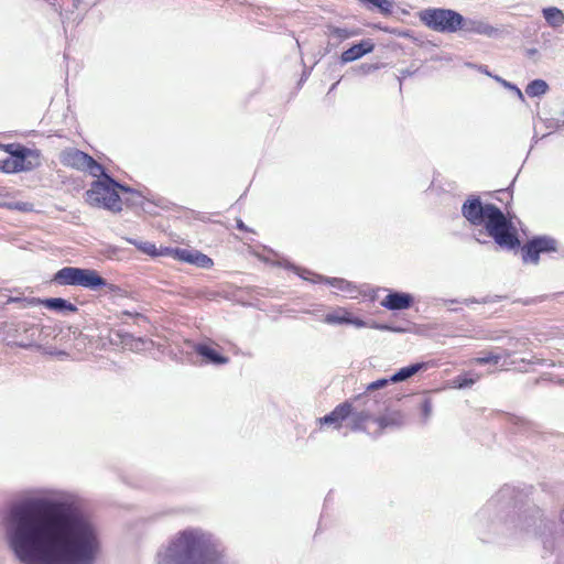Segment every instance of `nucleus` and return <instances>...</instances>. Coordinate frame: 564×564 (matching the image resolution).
<instances>
[{"instance_id":"f257e3e1","label":"nucleus","mask_w":564,"mask_h":564,"mask_svg":"<svg viewBox=\"0 0 564 564\" xmlns=\"http://www.w3.org/2000/svg\"><path fill=\"white\" fill-rule=\"evenodd\" d=\"M7 543L22 564H94L99 539L90 520L73 507L25 498L2 518Z\"/></svg>"},{"instance_id":"f03ea898","label":"nucleus","mask_w":564,"mask_h":564,"mask_svg":"<svg viewBox=\"0 0 564 564\" xmlns=\"http://www.w3.org/2000/svg\"><path fill=\"white\" fill-rule=\"evenodd\" d=\"M158 564H227L212 534L202 529L177 533L156 555Z\"/></svg>"},{"instance_id":"7ed1b4c3","label":"nucleus","mask_w":564,"mask_h":564,"mask_svg":"<svg viewBox=\"0 0 564 564\" xmlns=\"http://www.w3.org/2000/svg\"><path fill=\"white\" fill-rule=\"evenodd\" d=\"M462 214L473 225H485L489 236L500 247L514 249L520 245L510 220L496 205H484L479 197H474L464 203Z\"/></svg>"},{"instance_id":"20e7f679","label":"nucleus","mask_w":564,"mask_h":564,"mask_svg":"<svg viewBox=\"0 0 564 564\" xmlns=\"http://www.w3.org/2000/svg\"><path fill=\"white\" fill-rule=\"evenodd\" d=\"M53 281L59 285L82 286L90 291L106 288L109 292H115L118 289L115 284L108 283L96 270L77 267L59 269Z\"/></svg>"},{"instance_id":"39448f33","label":"nucleus","mask_w":564,"mask_h":564,"mask_svg":"<svg viewBox=\"0 0 564 564\" xmlns=\"http://www.w3.org/2000/svg\"><path fill=\"white\" fill-rule=\"evenodd\" d=\"M129 192L130 188L119 184L109 175L93 182L90 189L86 192L87 202L93 206L104 207L111 212H120L122 203L117 189Z\"/></svg>"},{"instance_id":"423d86ee","label":"nucleus","mask_w":564,"mask_h":564,"mask_svg":"<svg viewBox=\"0 0 564 564\" xmlns=\"http://www.w3.org/2000/svg\"><path fill=\"white\" fill-rule=\"evenodd\" d=\"M421 21L433 31L454 33L460 30L464 17L451 9H426L421 12Z\"/></svg>"},{"instance_id":"0eeeda50","label":"nucleus","mask_w":564,"mask_h":564,"mask_svg":"<svg viewBox=\"0 0 564 564\" xmlns=\"http://www.w3.org/2000/svg\"><path fill=\"white\" fill-rule=\"evenodd\" d=\"M556 240L550 237H536L527 242L522 248L523 262L536 264L541 252L555 251Z\"/></svg>"},{"instance_id":"6e6552de","label":"nucleus","mask_w":564,"mask_h":564,"mask_svg":"<svg viewBox=\"0 0 564 564\" xmlns=\"http://www.w3.org/2000/svg\"><path fill=\"white\" fill-rule=\"evenodd\" d=\"M89 156V154L78 149L67 148L61 152L59 161L64 166L84 171L87 169V163L90 162Z\"/></svg>"},{"instance_id":"1a4fd4ad","label":"nucleus","mask_w":564,"mask_h":564,"mask_svg":"<svg viewBox=\"0 0 564 564\" xmlns=\"http://www.w3.org/2000/svg\"><path fill=\"white\" fill-rule=\"evenodd\" d=\"M13 160L18 164V171H31L40 164V155L36 151L29 148L19 150L13 153Z\"/></svg>"},{"instance_id":"9d476101","label":"nucleus","mask_w":564,"mask_h":564,"mask_svg":"<svg viewBox=\"0 0 564 564\" xmlns=\"http://www.w3.org/2000/svg\"><path fill=\"white\" fill-rule=\"evenodd\" d=\"M460 30H463L467 33H475V34L485 35L488 37L497 36L498 32H499L498 29L488 24L484 20L465 19V18H464V23L460 24Z\"/></svg>"},{"instance_id":"9b49d317","label":"nucleus","mask_w":564,"mask_h":564,"mask_svg":"<svg viewBox=\"0 0 564 564\" xmlns=\"http://www.w3.org/2000/svg\"><path fill=\"white\" fill-rule=\"evenodd\" d=\"M375 48L373 43L371 40H362L360 43L352 45L348 50L344 51L341 54V62L343 63H350L354 62L364 55L371 53Z\"/></svg>"},{"instance_id":"f8f14e48","label":"nucleus","mask_w":564,"mask_h":564,"mask_svg":"<svg viewBox=\"0 0 564 564\" xmlns=\"http://www.w3.org/2000/svg\"><path fill=\"white\" fill-rule=\"evenodd\" d=\"M413 297L408 293L391 292L382 301V305L389 310H405L411 306Z\"/></svg>"},{"instance_id":"ddd939ff","label":"nucleus","mask_w":564,"mask_h":564,"mask_svg":"<svg viewBox=\"0 0 564 564\" xmlns=\"http://www.w3.org/2000/svg\"><path fill=\"white\" fill-rule=\"evenodd\" d=\"M36 303H42L46 308L56 311V312H77V306L70 303L69 301L62 297H51L43 301L31 299L28 301L29 305H34Z\"/></svg>"},{"instance_id":"4468645a","label":"nucleus","mask_w":564,"mask_h":564,"mask_svg":"<svg viewBox=\"0 0 564 564\" xmlns=\"http://www.w3.org/2000/svg\"><path fill=\"white\" fill-rule=\"evenodd\" d=\"M351 413V404L349 402H344L337 405L329 414L319 419L322 424H334L335 427H339L340 423L349 417Z\"/></svg>"},{"instance_id":"2eb2a0df","label":"nucleus","mask_w":564,"mask_h":564,"mask_svg":"<svg viewBox=\"0 0 564 564\" xmlns=\"http://www.w3.org/2000/svg\"><path fill=\"white\" fill-rule=\"evenodd\" d=\"M197 355L203 357L207 362L213 365H225L229 361L227 357L221 356L214 348L206 344H197L195 346Z\"/></svg>"},{"instance_id":"dca6fc26","label":"nucleus","mask_w":564,"mask_h":564,"mask_svg":"<svg viewBox=\"0 0 564 564\" xmlns=\"http://www.w3.org/2000/svg\"><path fill=\"white\" fill-rule=\"evenodd\" d=\"M427 365L425 362L412 364L406 367L401 368L394 375L390 377L391 382H401L405 381L412 376L416 375L421 370H425Z\"/></svg>"},{"instance_id":"f3484780","label":"nucleus","mask_w":564,"mask_h":564,"mask_svg":"<svg viewBox=\"0 0 564 564\" xmlns=\"http://www.w3.org/2000/svg\"><path fill=\"white\" fill-rule=\"evenodd\" d=\"M376 422L380 429L400 427L404 424V415L399 411H392L376 419Z\"/></svg>"},{"instance_id":"a211bd4d","label":"nucleus","mask_w":564,"mask_h":564,"mask_svg":"<svg viewBox=\"0 0 564 564\" xmlns=\"http://www.w3.org/2000/svg\"><path fill=\"white\" fill-rule=\"evenodd\" d=\"M325 34L328 37H330V39H335L338 42H341V41L347 40L349 37L356 36L359 33H358L357 30H350V29H346V28H338V26H334V25H327Z\"/></svg>"},{"instance_id":"6ab92c4d","label":"nucleus","mask_w":564,"mask_h":564,"mask_svg":"<svg viewBox=\"0 0 564 564\" xmlns=\"http://www.w3.org/2000/svg\"><path fill=\"white\" fill-rule=\"evenodd\" d=\"M543 17L552 28H558L564 24V13L555 7L543 9Z\"/></svg>"},{"instance_id":"aec40b11","label":"nucleus","mask_w":564,"mask_h":564,"mask_svg":"<svg viewBox=\"0 0 564 564\" xmlns=\"http://www.w3.org/2000/svg\"><path fill=\"white\" fill-rule=\"evenodd\" d=\"M121 344L124 348H128L130 350L139 351L143 350L147 345V340L142 338H135L130 334L120 335Z\"/></svg>"},{"instance_id":"412c9836","label":"nucleus","mask_w":564,"mask_h":564,"mask_svg":"<svg viewBox=\"0 0 564 564\" xmlns=\"http://www.w3.org/2000/svg\"><path fill=\"white\" fill-rule=\"evenodd\" d=\"M549 90V85L543 79H534L525 88V93L530 97H540Z\"/></svg>"},{"instance_id":"4be33fe9","label":"nucleus","mask_w":564,"mask_h":564,"mask_svg":"<svg viewBox=\"0 0 564 564\" xmlns=\"http://www.w3.org/2000/svg\"><path fill=\"white\" fill-rule=\"evenodd\" d=\"M350 429L351 430H361L364 429V424L370 419V413L367 411H356L351 410L350 413Z\"/></svg>"},{"instance_id":"5701e85b","label":"nucleus","mask_w":564,"mask_h":564,"mask_svg":"<svg viewBox=\"0 0 564 564\" xmlns=\"http://www.w3.org/2000/svg\"><path fill=\"white\" fill-rule=\"evenodd\" d=\"M89 161L87 163V169H85L83 172H89V174L94 177H101L105 178L106 172L104 166L98 163L93 156H89Z\"/></svg>"},{"instance_id":"b1692460","label":"nucleus","mask_w":564,"mask_h":564,"mask_svg":"<svg viewBox=\"0 0 564 564\" xmlns=\"http://www.w3.org/2000/svg\"><path fill=\"white\" fill-rule=\"evenodd\" d=\"M364 4L378 8L381 13L389 14L392 11V3L389 0H359Z\"/></svg>"},{"instance_id":"393cba45","label":"nucleus","mask_w":564,"mask_h":564,"mask_svg":"<svg viewBox=\"0 0 564 564\" xmlns=\"http://www.w3.org/2000/svg\"><path fill=\"white\" fill-rule=\"evenodd\" d=\"M175 257L181 260V261H184V262H187V263H191V264H194V259H195V253L197 252L196 250H188V249H175Z\"/></svg>"},{"instance_id":"a878e982","label":"nucleus","mask_w":564,"mask_h":564,"mask_svg":"<svg viewBox=\"0 0 564 564\" xmlns=\"http://www.w3.org/2000/svg\"><path fill=\"white\" fill-rule=\"evenodd\" d=\"M194 264L198 268L209 269L213 267L214 262L208 256L197 251L195 253Z\"/></svg>"},{"instance_id":"bb28decb","label":"nucleus","mask_w":564,"mask_h":564,"mask_svg":"<svg viewBox=\"0 0 564 564\" xmlns=\"http://www.w3.org/2000/svg\"><path fill=\"white\" fill-rule=\"evenodd\" d=\"M327 282L332 286L337 288L344 292L352 293V291H354L351 284L344 279L333 278V279H328Z\"/></svg>"},{"instance_id":"cd10ccee","label":"nucleus","mask_w":564,"mask_h":564,"mask_svg":"<svg viewBox=\"0 0 564 564\" xmlns=\"http://www.w3.org/2000/svg\"><path fill=\"white\" fill-rule=\"evenodd\" d=\"M501 359V356L498 354L489 352L484 357H477L473 361L478 365L494 364L497 365Z\"/></svg>"},{"instance_id":"c85d7f7f","label":"nucleus","mask_w":564,"mask_h":564,"mask_svg":"<svg viewBox=\"0 0 564 564\" xmlns=\"http://www.w3.org/2000/svg\"><path fill=\"white\" fill-rule=\"evenodd\" d=\"M0 169L4 173H18V164L14 162L13 158H7L0 161Z\"/></svg>"},{"instance_id":"c756f323","label":"nucleus","mask_w":564,"mask_h":564,"mask_svg":"<svg viewBox=\"0 0 564 564\" xmlns=\"http://www.w3.org/2000/svg\"><path fill=\"white\" fill-rule=\"evenodd\" d=\"M349 321V316L340 315L338 313L327 314L325 316V322L328 324H346Z\"/></svg>"},{"instance_id":"7c9ffc66","label":"nucleus","mask_w":564,"mask_h":564,"mask_svg":"<svg viewBox=\"0 0 564 564\" xmlns=\"http://www.w3.org/2000/svg\"><path fill=\"white\" fill-rule=\"evenodd\" d=\"M478 380V377L476 378H467V377H457L454 380V383L457 388L464 389L471 387L476 381Z\"/></svg>"},{"instance_id":"2f4dec72","label":"nucleus","mask_w":564,"mask_h":564,"mask_svg":"<svg viewBox=\"0 0 564 564\" xmlns=\"http://www.w3.org/2000/svg\"><path fill=\"white\" fill-rule=\"evenodd\" d=\"M496 79L501 83L506 88L510 89V90H513L516 93V95L518 96V98L522 101H524V96L522 94V91L513 84L500 78V77H496Z\"/></svg>"},{"instance_id":"473e14b6","label":"nucleus","mask_w":564,"mask_h":564,"mask_svg":"<svg viewBox=\"0 0 564 564\" xmlns=\"http://www.w3.org/2000/svg\"><path fill=\"white\" fill-rule=\"evenodd\" d=\"M422 416L424 421H427L432 415L433 406L429 399H425L421 405Z\"/></svg>"},{"instance_id":"72a5a7b5","label":"nucleus","mask_w":564,"mask_h":564,"mask_svg":"<svg viewBox=\"0 0 564 564\" xmlns=\"http://www.w3.org/2000/svg\"><path fill=\"white\" fill-rule=\"evenodd\" d=\"M389 382H391L390 378L389 379H379V380H376L371 383L368 384L367 387V392H370V391H375V390H379V389H382L384 388Z\"/></svg>"},{"instance_id":"f704fd0d","label":"nucleus","mask_w":564,"mask_h":564,"mask_svg":"<svg viewBox=\"0 0 564 564\" xmlns=\"http://www.w3.org/2000/svg\"><path fill=\"white\" fill-rule=\"evenodd\" d=\"M138 248L148 254H156L155 246L151 242H141L140 245H138Z\"/></svg>"},{"instance_id":"c9c22d12","label":"nucleus","mask_w":564,"mask_h":564,"mask_svg":"<svg viewBox=\"0 0 564 564\" xmlns=\"http://www.w3.org/2000/svg\"><path fill=\"white\" fill-rule=\"evenodd\" d=\"M4 151L10 154V156H13L14 152H19V150L24 149V145H21L19 143H10L2 145Z\"/></svg>"},{"instance_id":"e433bc0d","label":"nucleus","mask_w":564,"mask_h":564,"mask_svg":"<svg viewBox=\"0 0 564 564\" xmlns=\"http://www.w3.org/2000/svg\"><path fill=\"white\" fill-rule=\"evenodd\" d=\"M525 55L529 57V58H532L534 59V62H538L539 61V51L534 47H531V48H525L524 51Z\"/></svg>"},{"instance_id":"4c0bfd02","label":"nucleus","mask_w":564,"mask_h":564,"mask_svg":"<svg viewBox=\"0 0 564 564\" xmlns=\"http://www.w3.org/2000/svg\"><path fill=\"white\" fill-rule=\"evenodd\" d=\"M347 324H352V325H355V326H357V327H362V326H365V322H364V321H361V319H359V318H350V317H349V321H348V323H347Z\"/></svg>"},{"instance_id":"58836bf2","label":"nucleus","mask_w":564,"mask_h":564,"mask_svg":"<svg viewBox=\"0 0 564 564\" xmlns=\"http://www.w3.org/2000/svg\"><path fill=\"white\" fill-rule=\"evenodd\" d=\"M376 328L378 329H391V330H394V332H402L403 329L401 328H392L388 325H377Z\"/></svg>"},{"instance_id":"ea45409f","label":"nucleus","mask_w":564,"mask_h":564,"mask_svg":"<svg viewBox=\"0 0 564 564\" xmlns=\"http://www.w3.org/2000/svg\"><path fill=\"white\" fill-rule=\"evenodd\" d=\"M237 228L240 230H247L246 225L242 223V220H237Z\"/></svg>"},{"instance_id":"a19ab883","label":"nucleus","mask_w":564,"mask_h":564,"mask_svg":"<svg viewBox=\"0 0 564 564\" xmlns=\"http://www.w3.org/2000/svg\"><path fill=\"white\" fill-rule=\"evenodd\" d=\"M21 300L19 297H10L8 300V303H12V302H20Z\"/></svg>"},{"instance_id":"79ce46f5","label":"nucleus","mask_w":564,"mask_h":564,"mask_svg":"<svg viewBox=\"0 0 564 564\" xmlns=\"http://www.w3.org/2000/svg\"><path fill=\"white\" fill-rule=\"evenodd\" d=\"M73 1H74V7L78 8V4H79L80 0H73Z\"/></svg>"},{"instance_id":"37998d69","label":"nucleus","mask_w":564,"mask_h":564,"mask_svg":"<svg viewBox=\"0 0 564 564\" xmlns=\"http://www.w3.org/2000/svg\"><path fill=\"white\" fill-rule=\"evenodd\" d=\"M560 518H561V521L564 523V509L562 510Z\"/></svg>"},{"instance_id":"c03bdc74","label":"nucleus","mask_w":564,"mask_h":564,"mask_svg":"<svg viewBox=\"0 0 564 564\" xmlns=\"http://www.w3.org/2000/svg\"><path fill=\"white\" fill-rule=\"evenodd\" d=\"M508 490H509V488H505V489H502V490H501V492H500V494H501V495H505V492H507Z\"/></svg>"}]
</instances>
